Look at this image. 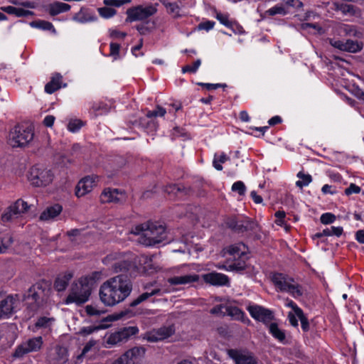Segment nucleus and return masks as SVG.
Wrapping results in <instances>:
<instances>
[{
  "label": "nucleus",
  "mask_w": 364,
  "mask_h": 364,
  "mask_svg": "<svg viewBox=\"0 0 364 364\" xmlns=\"http://www.w3.org/2000/svg\"><path fill=\"white\" fill-rule=\"evenodd\" d=\"M228 160H229V157L225 153H221L220 155L215 154L214 156L213 165L216 170L222 171V164H224Z\"/></svg>",
  "instance_id": "obj_36"
},
{
  "label": "nucleus",
  "mask_w": 364,
  "mask_h": 364,
  "mask_svg": "<svg viewBox=\"0 0 364 364\" xmlns=\"http://www.w3.org/2000/svg\"><path fill=\"white\" fill-rule=\"evenodd\" d=\"M296 176L299 180L296 182V186L300 188L309 186L313 180L310 174L305 173L303 171H299Z\"/></svg>",
  "instance_id": "obj_30"
},
{
  "label": "nucleus",
  "mask_w": 364,
  "mask_h": 364,
  "mask_svg": "<svg viewBox=\"0 0 364 364\" xmlns=\"http://www.w3.org/2000/svg\"><path fill=\"white\" fill-rule=\"evenodd\" d=\"M228 314L235 319L245 322V314L238 307L230 306L227 308Z\"/></svg>",
  "instance_id": "obj_32"
},
{
  "label": "nucleus",
  "mask_w": 364,
  "mask_h": 364,
  "mask_svg": "<svg viewBox=\"0 0 364 364\" xmlns=\"http://www.w3.org/2000/svg\"><path fill=\"white\" fill-rule=\"evenodd\" d=\"M266 14L269 16H274L277 14L285 15L287 14V11H285L284 6L276 5L266 11Z\"/></svg>",
  "instance_id": "obj_46"
},
{
  "label": "nucleus",
  "mask_w": 364,
  "mask_h": 364,
  "mask_svg": "<svg viewBox=\"0 0 364 364\" xmlns=\"http://www.w3.org/2000/svg\"><path fill=\"white\" fill-rule=\"evenodd\" d=\"M120 49V45L117 43H110V53L109 55L112 56L114 60L117 59L119 57Z\"/></svg>",
  "instance_id": "obj_51"
},
{
  "label": "nucleus",
  "mask_w": 364,
  "mask_h": 364,
  "mask_svg": "<svg viewBox=\"0 0 364 364\" xmlns=\"http://www.w3.org/2000/svg\"><path fill=\"white\" fill-rule=\"evenodd\" d=\"M97 329V328L92 326L83 327L82 328L80 329V334L82 336H87L92 333Z\"/></svg>",
  "instance_id": "obj_60"
},
{
  "label": "nucleus",
  "mask_w": 364,
  "mask_h": 364,
  "mask_svg": "<svg viewBox=\"0 0 364 364\" xmlns=\"http://www.w3.org/2000/svg\"><path fill=\"white\" fill-rule=\"evenodd\" d=\"M162 4L167 9L168 13L173 15V17L176 18L180 16V7L177 3L163 1Z\"/></svg>",
  "instance_id": "obj_35"
},
{
  "label": "nucleus",
  "mask_w": 364,
  "mask_h": 364,
  "mask_svg": "<svg viewBox=\"0 0 364 364\" xmlns=\"http://www.w3.org/2000/svg\"><path fill=\"white\" fill-rule=\"evenodd\" d=\"M132 291V282L127 276L119 274L104 282L99 291L101 302L114 306L124 301Z\"/></svg>",
  "instance_id": "obj_1"
},
{
  "label": "nucleus",
  "mask_w": 364,
  "mask_h": 364,
  "mask_svg": "<svg viewBox=\"0 0 364 364\" xmlns=\"http://www.w3.org/2000/svg\"><path fill=\"white\" fill-rule=\"evenodd\" d=\"M201 64V60L200 59L196 60L193 65H187L182 68V73H195L198 70V68L200 67Z\"/></svg>",
  "instance_id": "obj_44"
},
{
  "label": "nucleus",
  "mask_w": 364,
  "mask_h": 364,
  "mask_svg": "<svg viewBox=\"0 0 364 364\" xmlns=\"http://www.w3.org/2000/svg\"><path fill=\"white\" fill-rule=\"evenodd\" d=\"M1 10L9 14L14 15L17 17H26L33 14L31 11L26 10L22 8L14 7L12 6H1Z\"/></svg>",
  "instance_id": "obj_26"
},
{
  "label": "nucleus",
  "mask_w": 364,
  "mask_h": 364,
  "mask_svg": "<svg viewBox=\"0 0 364 364\" xmlns=\"http://www.w3.org/2000/svg\"><path fill=\"white\" fill-rule=\"evenodd\" d=\"M55 117L53 115H47L43 119V124L46 127H50L53 125Z\"/></svg>",
  "instance_id": "obj_63"
},
{
  "label": "nucleus",
  "mask_w": 364,
  "mask_h": 364,
  "mask_svg": "<svg viewBox=\"0 0 364 364\" xmlns=\"http://www.w3.org/2000/svg\"><path fill=\"white\" fill-rule=\"evenodd\" d=\"M73 277V271H65L59 274L54 282L55 289L58 291H65Z\"/></svg>",
  "instance_id": "obj_22"
},
{
  "label": "nucleus",
  "mask_w": 364,
  "mask_h": 364,
  "mask_svg": "<svg viewBox=\"0 0 364 364\" xmlns=\"http://www.w3.org/2000/svg\"><path fill=\"white\" fill-rule=\"evenodd\" d=\"M43 343L41 336L28 339L16 347L13 355L16 358H22L28 353L36 352L41 348Z\"/></svg>",
  "instance_id": "obj_12"
},
{
  "label": "nucleus",
  "mask_w": 364,
  "mask_h": 364,
  "mask_svg": "<svg viewBox=\"0 0 364 364\" xmlns=\"http://www.w3.org/2000/svg\"><path fill=\"white\" fill-rule=\"evenodd\" d=\"M198 85L203 87H205V89L210 90H215L220 87V84H212V83H204V82H200Z\"/></svg>",
  "instance_id": "obj_62"
},
{
  "label": "nucleus",
  "mask_w": 364,
  "mask_h": 364,
  "mask_svg": "<svg viewBox=\"0 0 364 364\" xmlns=\"http://www.w3.org/2000/svg\"><path fill=\"white\" fill-rule=\"evenodd\" d=\"M175 333L173 325L162 326L158 329L153 330L146 334V339L150 342H156L166 339Z\"/></svg>",
  "instance_id": "obj_19"
},
{
  "label": "nucleus",
  "mask_w": 364,
  "mask_h": 364,
  "mask_svg": "<svg viewBox=\"0 0 364 364\" xmlns=\"http://www.w3.org/2000/svg\"><path fill=\"white\" fill-rule=\"evenodd\" d=\"M139 329L137 327L129 326L112 333L106 336V347L110 348L113 346L126 342L130 336L136 335Z\"/></svg>",
  "instance_id": "obj_9"
},
{
  "label": "nucleus",
  "mask_w": 364,
  "mask_h": 364,
  "mask_svg": "<svg viewBox=\"0 0 364 364\" xmlns=\"http://www.w3.org/2000/svg\"><path fill=\"white\" fill-rule=\"evenodd\" d=\"M344 50L346 52L356 53L362 49L363 44L357 41L346 40L344 41Z\"/></svg>",
  "instance_id": "obj_34"
},
{
  "label": "nucleus",
  "mask_w": 364,
  "mask_h": 364,
  "mask_svg": "<svg viewBox=\"0 0 364 364\" xmlns=\"http://www.w3.org/2000/svg\"><path fill=\"white\" fill-rule=\"evenodd\" d=\"M360 188L355 183H350V186L345 190V193L347 196H350L353 193H359L360 192Z\"/></svg>",
  "instance_id": "obj_52"
},
{
  "label": "nucleus",
  "mask_w": 364,
  "mask_h": 364,
  "mask_svg": "<svg viewBox=\"0 0 364 364\" xmlns=\"http://www.w3.org/2000/svg\"><path fill=\"white\" fill-rule=\"evenodd\" d=\"M49 291L48 286L45 282H39L31 287L28 291L26 298L32 299L35 302L38 303L43 300L47 292Z\"/></svg>",
  "instance_id": "obj_18"
},
{
  "label": "nucleus",
  "mask_w": 364,
  "mask_h": 364,
  "mask_svg": "<svg viewBox=\"0 0 364 364\" xmlns=\"http://www.w3.org/2000/svg\"><path fill=\"white\" fill-rule=\"evenodd\" d=\"M33 136L34 132L32 126L21 124L11 130L9 142L13 147H22L28 145L33 139Z\"/></svg>",
  "instance_id": "obj_5"
},
{
  "label": "nucleus",
  "mask_w": 364,
  "mask_h": 364,
  "mask_svg": "<svg viewBox=\"0 0 364 364\" xmlns=\"http://www.w3.org/2000/svg\"><path fill=\"white\" fill-rule=\"evenodd\" d=\"M109 262H112L111 268L115 273L127 272L134 267L129 258L121 253L107 255L104 259V263L108 264Z\"/></svg>",
  "instance_id": "obj_8"
},
{
  "label": "nucleus",
  "mask_w": 364,
  "mask_h": 364,
  "mask_svg": "<svg viewBox=\"0 0 364 364\" xmlns=\"http://www.w3.org/2000/svg\"><path fill=\"white\" fill-rule=\"evenodd\" d=\"M247 310L253 318L264 323H268L274 318V315L271 310L259 305L248 306Z\"/></svg>",
  "instance_id": "obj_14"
},
{
  "label": "nucleus",
  "mask_w": 364,
  "mask_h": 364,
  "mask_svg": "<svg viewBox=\"0 0 364 364\" xmlns=\"http://www.w3.org/2000/svg\"><path fill=\"white\" fill-rule=\"evenodd\" d=\"M73 20L80 23H85L97 21V16L90 9L82 8L73 16Z\"/></svg>",
  "instance_id": "obj_23"
},
{
  "label": "nucleus",
  "mask_w": 364,
  "mask_h": 364,
  "mask_svg": "<svg viewBox=\"0 0 364 364\" xmlns=\"http://www.w3.org/2000/svg\"><path fill=\"white\" fill-rule=\"evenodd\" d=\"M269 333L272 336L280 342H283L286 338L284 331L280 329L276 323H272L269 326Z\"/></svg>",
  "instance_id": "obj_29"
},
{
  "label": "nucleus",
  "mask_w": 364,
  "mask_h": 364,
  "mask_svg": "<svg viewBox=\"0 0 364 364\" xmlns=\"http://www.w3.org/2000/svg\"><path fill=\"white\" fill-rule=\"evenodd\" d=\"M83 126V122L80 119H73L68 124V129L71 132H76Z\"/></svg>",
  "instance_id": "obj_42"
},
{
  "label": "nucleus",
  "mask_w": 364,
  "mask_h": 364,
  "mask_svg": "<svg viewBox=\"0 0 364 364\" xmlns=\"http://www.w3.org/2000/svg\"><path fill=\"white\" fill-rule=\"evenodd\" d=\"M228 355L231 358L235 364H257V358L254 355L247 351L238 349H230Z\"/></svg>",
  "instance_id": "obj_15"
},
{
  "label": "nucleus",
  "mask_w": 364,
  "mask_h": 364,
  "mask_svg": "<svg viewBox=\"0 0 364 364\" xmlns=\"http://www.w3.org/2000/svg\"><path fill=\"white\" fill-rule=\"evenodd\" d=\"M95 283V279L93 275L82 276L74 281L68 295L64 300V304L81 306L86 303L90 299Z\"/></svg>",
  "instance_id": "obj_2"
},
{
  "label": "nucleus",
  "mask_w": 364,
  "mask_h": 364,
  "mask_svg": "<svg viewBox=\"0 0 364 364\" xmlns=\"http://www.w3.org/2000/svg\"><path fill=\"white\" fill-rule=\"evenodd\" d=\"M31 26H36L44 31H51L53 33H55V29L53 25L48 21H38L31 23Z\"/></svg>",
  "instance_id": "obj_38"
},
{
  "label": "nucleus",
  "mask_w": 364,
  "mask_h": 364,
  "mask_svg": "<svg viewBox=\"0 0 364 364\" xmlns=\"http://www.w3.org/2000/svg\"><path fill=\"white\" fill-rule=\"evenodd\" d=\"M205 282L214 286H229L230 279L228 277L222 273L210 272L203 275Z\"/></svg>",
  "instance_id": "obj_21"
},
{
  "label": "nucleus",
  "mask_w": 364,
  "mask_h": 364,
  "mask_svg": "<svg viewBox=\"0 0 364 364\" xmlns=\"http://www.w3.org/2000/svg\"><path fill=\"white\" fill-rule=\"evenodd\" d=\"M85 311L89 316H97L100 315L101 311L96 309L95 307L88 305L85 308Z\"/></svg>",
  "instance_id": "obj_57"
},
{
  "label": "nucleus",
  "mask_w": 364,
  "mask_h": 364,
  "mask_svg": "<svg viewBox=\"0 0 364 364\" xmlns=\"http://www.w3.org/2000/svg\"><path fill=\"white\" fill-rule=\"evenodd\" d=\"M217 19L226 27L231 28L232 26V21L229 20L228 16L227 14L218 13L216 15Z\"/></svg>",
  "instance_id": "obj_49"
},
{
  "label": "nucleus",
  "mask_w": 364,
  "mask_h": 364,
  "mask_svg": "<svg viewBox=\"0 0 364 364\" xmlns=\"http://www.w3.org/2000/svg\"><path fill=\"white\" fill-rule=\"evenodd\" d=\"M166 113V111L164 108H163L161 106H157L156 109L152 111H149L146 113V117L148 118H152L156 117H164L165 114Z\"/></svg>",
  "instance_id": "obj_45"
},
{
  "label": "nucleus",
  "mask_w": 364,
  "mask_h": 364,
  "mask_svg": "<svg viewBox=\"0 0 364 364\" xmlns=\"http://www.w3.org/2000/svg\"><path fill=\"white\" fill-rule=\"evenodd\" d=\"M62 76L56 74L52 77L50 82L45 85V91L48 94H52L61 87Z\"/></svg>",
  "instance_id": "obj_27"
},
{
  "label": "nucleus",
  "mask_w": 364,
  "mask_h": 364,
  "mask_svg": "<svg viewBox=\"0 0 364 364\" xmlns=\"http://www.w3.org/2000/svg\"><path fill=\"white\" fill-rule=\"evenodd\" d=\"M62 211V207L55 204L54 205L48 207L40 215V219L41 220H48L50 219H53L56 216H58Z\"/></svg>",
  "instance_id": "obj_25"
},
{
  "label": "nucleus",
  "mask_w": 364,
  "mask_h": 364,
  "mask_svg": "<svg viewBox=\"0 0 364 364\" xmlns=\"http://www.w3.org/2000/svg\"><path fill=\"white\" fill-rule=\"evenodd\" d=\"M232 191L238 193L240 196H244L246 192V186L242 181H238L232 184Z\"/></svg>",
  "instance_id": "obj_43"
},
{
  "label": "nucleus",
  "mask_w": 364,
  "mask_h": 364,
  "mask_svg": "<svg viewBox=\"0 0 364 364\" xmlns=\"http://www.w3.org/2000/svg\"><path fill=\"white\" fill-rule=\"evenodd\" d=\"M126 198V193L117 188H105L100 195V201L103 203H122L125 202Z\"/></svg>",
  "instance_id": "obj_17"
},
{
  "label": "nucleus",
  "mask_w": 364,
  "mask_h": 364,
  "mask_svg": "<svg viewBox=\"0 0 364 364\" xmlns=\"http://www.w3.org/2000/svg\"><path fill=\"white\" fill-rule=\"evenodd\" d=\"M55 321V318L52 317L42 316L37 319L35 323L36 329H45L51 331L52 326Z\"/></svg>",
  "instance_id": "obj_28"
},
{
  "label": "nucleus",
  "mask_w": 364,
  "mask_h": 364,
  "mask_svg": "<svg viewBox=\"0 0 364 364\" xmlns=\"http://www.w3.org/2000/svg\"><path fill=\"white\" fill-rule=\"evenodd\" d=\"M214 25H215L214 21H207L200 23L198 25V28L200 30H205V31H208L211 30L212 28H213Z\"/></svg>",
  "instance_id": "obj_55"
},
{
  "label": "nucleus",
  "mask_w": 364,
  "mask_h": 364,
  "mask_svg": "<svg viewBox=\"0 0 364 364\" xmlns=\"http://www.w3.org/2000/svg\"><path fill=\"white\" fill-rule=\"evenodd\" d=\"M246 268V263L244 260L239 259L230 262L227 267V271L241 272Z\"/></svg>",
  "instance_id": "obj_37"
},
{
  "label": "nucleus",
  "mask_w": 364,
  "mask_h": 364,
  "mask_svg": "<svg viewBox=\"0 0 364 364\" xmlns=\"http://www.w3.org/2000/svg\"><path fill=\"white\" fill-rule=\"evenodd\" d=\"M157 9L150 5L147 6H138L135 7L129 8L127 10V21H136L145 20L147 18L153 16Z\"/></svg>",
  "instance_id": "obj_11"
},
{
  "label": "nucleus",
  "mask_w": 364,
  "mask_h": 364,
  "mask_svg": "<svg viewBox=\"0 0 364 364\" xmlns=\"http://www.w3.org/2000/svg\"><path fill=\"white\" fill-rule=\"evenodd\" d=\"M271 281L280 291L290 294L293 297L298 298L303 295L301 285L296 283L293 278L282 273L274 272L271 274Z\"/></svg>",
  "instance_id": "obj_4"
},
{
  "label": "nucleus",
  "mask_w": 364,
  "mask_h": 364,
  "mask_svg": "<svg viewBox=\"0 0 364 364\" xmlns=\"http://www.w3.org/2000/svg\"><path fill=\"white\" fill-rule=\"evenodd\" d=\"M29 209L27 203L21 199L17 200L14 204L7 208L1 215L3 223H8L18 218Z\"/></svg>",
  "instance_id": "obj_13"
},
{
  "label": "nucleus",
  "mask_w": 364,
  "mask_h": 364,
  "mask_svg": "<svg viewBox=\"0 0 364 364\" xmlns=\"http://www.w3.org/2000/svg\"><path fill=\"white\" fill-rule=\"evenodd\" d=\"M134 235H139V242L146 246H152L166 240L165 227L153 223L136 225L131 230Z\"/></svg>",
  "instance_id": "obj_3"
},
{
  "label": "nucleus",
  "mask_w": 364,
  "mask_h": 364,
  "mask_svg": "<svg viewBox=\"0 0 364 364\" xmlns=\"http://www.w3.org/2000/svg\"><path fill=\"white\" fill-rule=\"evenodd\" d=\"M100 15L103 18H111L116 14V10L113 8L105 6L98 9Z\"/></svg>",
  "instance_id": "obj_41"
},
{
  "label": "nucleus",
  "mask_w": 364,
  "mask_h": 364,
  "mask_svg": "<svg viewBox=\"0 0 364 364\" xmlns=\"http://www.w3.org/2000/svg\"><path fill=\"white\" fill-rule=\"evenodd\" d=\"M245 225H244V227L246 231L255 230L258 226L257 222L249 219L245 221Z\"/></svg>",
  "instance_id": "obj_56"
},
{
  "label": "nucleus",
  "mask_w": 364,
  "mask_h": 364,
  "mask_svg": "<svg viewBox=\"0 0 364 364\" xmlns=\"http://www.w3.org/2000/svg\"><path fill=\"white\" fill-rule=\"evenodd\" d=\"M130 0H104V4L107 6L120 7L126 3H129Z\"/></svg>",
  "instance_id": "obj_48"
},
{
  "label": "nucleus",
  "mask_w": 364,
  "mask_h": 364,
  "mask_svg": "<svg viewBox=\"0 0 364 364\" xmlns=\"http://www.w3.org/2000/svg\"><path fill=\"white\" fill-rule=\"evenodd\" d=\"M70 9L68 4L55 1L48 6V11L51 16H56L60 13L66 12Z\"/></svg>",
  "instance_id": "obj_24"
},
{
  "label": "nucleus",
  "mask_w": 364,
  "mask_h": 364,
  "mask_svg": "<svg viewBox=\"0 0 364 364\" xmlns=\"http://www.w3.org/2000/svg\"><path fill=\"white\" fill-rule=\"evenodd\" d=\"M96 178L97 177L86 176L81 179L75 188L76 196L80 198L90 193L93 187L96 186Z\"/></svg>",
  "instance_id": "obj_20"
},
{
  "label": "nucleus",
  "mask_w": 364,
  "mask_h": 364,
  "mask_svg": "<svg viewBox=\"0 0 364 364\" xmlns=\"http://www.w3.org/2000/svg\"><path fill=\"white\" fill-rule=\"evenodd\" d=\"M27 178L30 183L35 187L49 185L53 180V173L42 166H32L28 172Z\"/></svg>",
  "instance_id": "obj_6"
},
{
  "label": "nucleus",
  "mask_w": 364,
  "mask_h": 364,
  "mask_svg": "<svg viewBox=\"0 0 364 364\" xmlns=\"http://www.w3.org/2000/svg\"><path fill=\"white\" fill-rule=\"evenodd\" d=\"M343 232V229L342 227H334L331 226V228H326L323 230V235L325 236H333L335 235L336 237H340Z\"/></svg>",
  "instance_id": "obj_39"
},
{
  "label": "nucleus",
  "mask_w": 364,
  "mask_h": 364,
  "mask_svg": "<svg viewBox=\"0 0 364 364\" xmlns=\"http://www.w3.org/2000/svg\"><path fill=\"white\" fill-rule=\"evenodd\" d=\"M164 192L168 194H176L177 192L181 191V188L178 187L176 184H169L164 188Z\"/></svg>",
  "instance_id": "obj_54"
},
{
  "label": "nucleus",
  "mask_w": 364,
  "mask_h": 364,
  "mask_svg": "<svg viewBox=\"0 0 364 364\" xmlns=\"http://www.w3.org/2000/svg\"><path fill=\"white\" fill-rule=\"evenodd\" d=\"M176 275L167 279L171 285H188L198 282L200 279L198 274L191 271V266L184 264L175 270Z\"/></svg>",
  "instance_id": "obj_7"
},
{
  "label": "nucleus",
  "mask_w": 364,
  "mask_h": 364,
  "mask_svg": "<svg viewBox=\"0 0 364 364\" xmlns=\"http://www.w3.org/2000/svg\"><path fill=\"white\" fill-rule=\"evenodd\" d=\"M321 191L323 194H331V195H333L336 193V189L332 186H330L328 184H326L322 187Z\"/></svg>",
  "instance_id": "obj_59"
},
{
  "label": "nucleus",
  "mask_w": 364,
  "mask_h": 364,
  "mask_svg": "<svg viewBox=\"0 0 364 364\" xmlns=\"http://www.w3.org/2000/svg\"><path fill=\"white\" fill-rule=\"evenodd\" d=\"M320 220L322 224H331L336 220V215L331 213H326L321 215Z\"/></svg>",
  "instance_id": "obj_47"
},
{
  "label": "nucleus",
  "mask_w": 364,
  "mask_h": 364,
  "mask_svg": "<svg viewBox=\"0 0 364 364\" xmlns=\"http://www.w3.org/2000/svg\"><path fill=\"white\" fill-rule=\"evenodd\" d=\"M241 246L244 247L243 245H231L228 247L227 252L235 259L236 257H240L244 255V251L241 250Z\"/></svg>",
  "instance_id": "obj_40"
},
{
  "label": "nucleus",
  "mask_w": 364,
  "mask_h": 364,
  "mask_svg": "<svg viewBox=\"0 0 364 364\" xmlns=\"http://www.w3.org/2000/svg\"><path fill=\"white\" fill-rule=\"evenodd\" d=\"M331 45L336 48L345 51L344 41L340 40H331Z\"/></svg>",
  "instance_id": "obj_58"
},
{
  "label": "nucleus",
  "mask_w": 364,
  "mask_h": 364,
  "mask_svg": "<svg viewBox=\"0 0 364 364\" xmlns=\"http://www.w3.org/2000/svg\"><path fill=\"white\" fill-rule=\"evenodd\" d=\"M146 349L142 346H135L127 350L121 357L114 360L112 364H141Z\"/></svg>",
  "instance_id": "obj_10"
},
{
  "label": "nucleus",
  "mask_w": 364,
  "mask_h": 364,
  "mask_svg": "<svg viewBox=\"0 0 364 364\" xmlns=\"http://www.w3.org/2000/svg\"><path fill=\"white\" fill-rule=\"evenodd\" d=\"M301 321V326L304 332H307L309 330V323L308 318L304 315V312L301 311V314L296 316Z\"/></svg>",
  "instance_id": "obj_50"
},
{
  "label": "nucleus",
  "mask_w": 364,
  "mask_h": 364,
  "mask_svg": "<svg viewBox=\"0 0 364 364\" xmlns=\"http://www.w3.org/2000/svg\"><path fill=\"white\" fill-rule=\"evenodd\" d=\"M17 295H8L0 300V319L10 317L15 311Z\"/></svg>",
  "instance_id": "obj_16"
},
{
  "label": "nucleus",
  "mask_w": 364,
  "mask_h": 364,
  "mask_svg": "<svg viewBox=\"0 0 364 364\" xmlns=\"http://www.w3.org/2000/svg\"><path fill=\"white\" fill-rule=\"evenodd\" d=\"M286 306L291 308L294 310V311L296 316L298 314H301V311H303L302 309L301 308H299L296 305V304L295 302H294L292 300L287 299Z\"/></svg>",
  "instance_id": "obj_53"
},
{
  "label": "nucleus",
  "mask_w": 364,
  "mask_h": 364,
  "mask_svg": "<svg viewBox=\"0 0 364 364\" xmlns=\"http://www.w3.org/2000/svg\"><path fill=\"white\" fill-rule=\"evenodd\" d=\"M357 241L361 244H364V230H360L355 234Z\"/></svg>",
  "instance_id": "obj_64"
},
{
  "label": "nucleus",
  "mask_w": 364,
  "mask_h": 364,
  "mask_svg": "<svg viewBox=\"0 0 364 364\" xmlns=\"http://www.w3.org/2000/svg\"><path fill=\"white\" fill-rule=\"evenodd\" d=\"M12 243L13 237L10 234L0 235V254L4 253Z\"/></svg>",
  "instance_id": "obj_33"
},
{
  "label": "nucleus",
  "mask_w": 364,
  "mask_h": 364,
  "mask_svg": "<svg viewBox=\"0 0 364 364\" xmlns=\"http://www.w3.org/2000/svg\"><path fill=\"white\" fill-rule=\"evenodd\" d=\"M296 315L291 312H289V314H288V319H289V321L290 323V324L294 326V327H297L299 323H298V320L296 318Z\"/></svg>",
  "instance_id": "obj_61"
},
{
  "label": "nucleus",
  "mask_w": 364,
  "mask_h": 364,
  "mask_svg": "<svg viewBox=\"0 0 364 364\" xmlns=\"http://www.w3.org/2000/svg\"><path fill=\"white\" fill-rule=\"evenodd\" d=\"M161 290L159 289H154L151 290L150 292H145L139 295L136 299H134L131 303V306H136L140 303L146 301L147 299H149L150 296L156 295L159 294Z\"/></svg>",
  "instance_id": "obj_31"
}]
</instances>
